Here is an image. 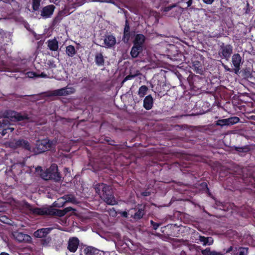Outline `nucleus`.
Listing matches in <instances>:
<instances>
[{
    "instance_id": "aec40b11",
    "label": "nucleus",
    "mask_w": 255,
    "mask_h": 255,
    "mask_svg": "<svg viewBox=\"0 0 255 255\" xmlns=\"http://www.w3.org/2000/svg\"><path fill=\"white\" fill-rule=\"evenodd\" d=\"M145 41V37L142 34H137L135 36L134 39L133 41L134 45L142 46L143 48V44Z\"/></svg>"
},
{
    "instance_id": "4d7b16f0",
    "label": "nucleus",
    "mask_w": 255,
    "mask_h": 255,
    "mask_svg": "<svg viewBox=\"0 0 255 255\" xmlns=\"http://www.w3.org/2000/svg\"><path fill=\"white\" fill-rule=\"evenodd\" d=\"M233 250V247L232 246H231L229 247L226 251V253H230L231 252H232Z\"/></svg>"
},
{
    "instance_id": "c85d7f7f",
    "label": "nucleus",
    "mask_w": 255,
    "mask_h": 255,
    "mask_svg": "<svg viewBox=\"0 0 255 255\" xmlns=\"http://www.w3.org/2000/svg\"><path fill=\"white\" fill-rule=\"evenodd\" d=\"M148 89L145 85L140 86L138 91V95L140 98H143L146 94Z\"/></svg>"
},
{
    "instance_id": "c03bdc74",
    "label": "nucleus",
    "mask_w": 255,
    "mask_h": 255,
    "mask_svg": "<svg viewBox=\"0 0 255 255\" xmlns=\"http://www.w3.org/2000/svg\"><path fill=\"white\" fill-rule=\"evenodd\" d=\"M124 31H130V26L128 20L126 19L125 21V25L124 29Z\"/></svg>"
},
{
    "instance_id": "f257e3e1",
    "label": "nucleus",
    "mask_w": 255,
    "mask_h": 255,
    "mask_svg": "<svg viewBox=\"0 0 255 255\" xmlns=\"http://www.w3.org/2000/svg\"><path fill=\"white\" fill-rule=\"evenodd\" d=\"M105 188V194H102L101 199L107 204L114 205L117 204L114 196L113 191L110 185L103 183H97L95 185L94 189L96 192H99L100 189Z\"/></svg>"
},
{
    "instance_id": "e433bc0d",
    "label": "nucleus",
    "mask_w": 255,
    "mask_h": 255,
    "mask_svg": "<svg viewBox=\"0 0 255 255\" xmlns=\"http://www.w3.org/2000/svg\"><path fill=\"white\" fill-rule=\"evenodd\" d=\"M216 125L221 127L228 126V120L227 119L219 120L216 122Z\"/></svg>"
},
{
    "instance_id": "cd10ccee",
    "label": "nucleus",
    "mask_w": 255,
    "mask_h": 255,
    "mask_svg": "<svg viewBox=\"0 0 255 255\" xmlns=\"http://www.w3.org/2000/svg\"><path fill=\"white\" fill-rule=\"evenodd\" d=\"M7 122L8 123V121L6 120H3L2 123H1V122H0V128H3L2 131V134L3 135L7 133L8 132V130H9L10 132H12L13 130H14V128H4V126H2V125H6Z\"/></svg>"
},
{
    "instance_id": "13d9d810",
    "label": "nucleus",
    "mask_w": 255,
    "mask_h": 255,
    "mask_svg": "<svg viewBox=\"0 0 255 255\" xmlns=\"http://www.w3.org/2000/svg\"><path fill=\"white\" fill-rule=\"evenodd\" d=\"M193 3V0H188L187 2V7H190Z\"/></svg>"
},
{
    "instance_id": "8fccbe9b",
    "label": "nucleus",
    "mask_w": 255,
    "mask_h": 255,
    "mask_svg": "<svg viewBox=\"0 0 255 255\" xmlns=\"http://www.w3.org/2000/svg\"><path fill=\"white\" fill-rule=\"evenodd\" d=\"M203 1L207 4H211L215 0H202Z\"/></svg>"
},
{
    "instance_id": "2eb2a0df",
    "label": "nucleus",
    "mask_w": 255,
    "mask_h": 255,
    "mask_svg": "<svg viewBox=\"0 0 255 255\" xmlns=\"http://www.w3.org/2000/svg\"><path fill=\"white\" fill-rule=\"evenodd\" d=\"M105 47L111 48L114 46L116 43V39L112 34H107L104 39Z\"/></svg>"
},
{
    "instance_id": "37998d69",
    "label": "nucleus",
    "mask_w": 255,
    "mask_h": 255,
    "mask_svg": "<svg viewBox=\"0 0 255 255\" xmlns=\"http://www.w3.org/2000/svg\"><path fill=\"white\" fill-rule=\"evenodd\" d=\"M47 64L51 68L56 67V65L55 64V62L53 60H48Z\"/></svg>"
},
{
    "instance_id": "603ef678",
    "label": "nucleus",
    "mask_w": 255,
    "mask_h": 255,
    "mask_svg": "<svg viewBox=\"0 0 255 255\" xmlns=\"http://www.w3.org/2000/svg\"><path fill=\"white\" fill-rule=\"evenodd\" d=\"M121 215L122 217L127 218H128V213L126 211H123L121 213Z\"/></svg>"
},
{
    "instance_id": "0e129e2a",
    "label": "nucleus",
    "mask_w": 255,
    "mask_h": 255,
    "mask_svg": "<svg viewBox=\"0 0 255 255\" xmlns=\"http://www.w3.org/2000/svg\"><path fill=\"white\" fill-rule=\"evenodd\" d=\"M64 171V172H65L66 171L70 173L69 169L68 168H65Z\"/></svg>"
},
{
    "instance_id": "dca6fc26",
    "label": "nucleus",
    "mask_w": 255,
    "mask_h": 255,
    "mask_svg": "<svg viewBox=\"0 0 255 255\" xmlns=\"http://www.w3.org/2000/svg\"><path fill=\"white\" fill-rule=\"evenodd\" d=\"M15 146L16 148H21L28 151L31 150L30 143L27 140L23 139H19L15 141Z\"/></svg>"
},
{
    "instance_id": "72a5a7b5",
    "label": "nucleus",
    "mask_w": 255,
    "mask_h": 255,
    "mask_svg": "<svg viewBox=\"0 0 255 255\" xmlns=\"http://www.w3.org/2000/svg\"><path fill=\"white\" fill-rule=\"evenodd\" d=\"M62 12L60 11L58 15L54 17L52 21V24L55 26L58 24L62 19Z\"/></svg>"
},
{
    "instance_id": "a211bd4d",
    "label": "nucleus",
    "mask_w": 255,
    "mask_h": 255,
    "mask_svg": "<svg viewBox=\"0 0 255 255\" xmlns=\"http://www.w3.org/2000/svg\"><path fill=\"white\" fill-rule=\"evenodd\" d=\"M50 231V228H41L35 231L33 233V236L35 238H43L46 237Z\"/></svg>"
},
{
    "instance_id": "052dcab7",
    "label": "nucleus",
    "mask_w": 255,
    "mask_h": 255,
    "mask_svg": "<svg viewBox=\"0 0 255 255\" xmlns=\"http://www.w3.org/2000/svg\"><path fill=\"white\" fill-rule=\"evenodd\" d=\"M152 235H154L155 236H157V237H159V238H161V237L162 236V235H161V234H159V233H152Z\"/></svg>"
},
{
    "instance_id": "9b49d317",
    "label": "nucleus",
    "mask_w": 255,
    "mask_h": 255,
    "mask_svg": "<svg viewBox=\"0 0 255 255\" xmlns=\"http://www.w3.org/2000/svg\"><path fill=\"white\" fill-rule=\"evenodd\" d=\"M80 241L77 237H70L68 241L67 249L71 253H75L79 245Z\"/></svg>"
},
{
    "instance_id": "5701e85b",
    "label": "nucleus",
    "mask_w": 255,
    "mask_h": 255,
    "mask_svg": "<svg viewBox=\"0 0 255 255\" xmlns=\"http://www.w3.org/2000/svg\"><path fill=\"white\" fill-rule=\"evenodd\" d=\"M234 149L238 152L240 155H243V154H246L251 150V147L249 145H245L242 147L234 146Z\"/></svg>"
},
{
    "instance_id": "f8f14e48",
    "label": "nucleus",
    "mask_w": 255,
    "mask_h": 255,
    "mask_svg": "<svg viewBox=\"0 0 255 255\" xmlns=\"http://www.w3.org/2000/svg\"><path fill=\"white\" fill-rule=\"evenodd\" d=\"M55 6L53 4H49L43 7L41 10V16L44 18L50 17L53 14Z\"/></svg>"
},
{
    "instance_id": "bb28decb",
    "label": "nucleus",
    "mask_w": 255,
    "mask_h": 255,
    "mask_svg": "<svg viewBox=\"0 0 255 255\" xmlns=\"http://www.w3.org/2000/svg\"><path fill=\"white\" fill-rule=\"evenodd\" d=\"M65 214V212L64 211V209L63 210H59V209H56L54 208H52L51 207V216H56L58 217H63L64 216Z\"/></svg>"
},
{
    "instance_id": "79ce46f5",
    "label": "nucleus",
    "mask_w": 255,
    "mask_h": 255,
    "mask_svg": "<svg viewBox=\"0 0 255 255\" xmlns=\"http://www.w3.org/2000/svg\"><path fill=\"white\" fill-rule=\"evenodd\" d=\"M240 249L241 250L240 251L238 255H248V249L241 248Z\"/></svg>"
},
{
    "instance_id": "c756f323",
    "label": "nucleus",
    "mask_w": 255,
    "mask_h": 255,
    "mask_svg": "<svg viewBox=\"0 0 255 255\" xmlns=\"http://www.w3.org/2000/svg\"><path fill=\"white\" fill-rule=\"evenodd\" d=\"M242 76L245 79L252 78L253 77L251 69L248 68H246L243 69Z\"/></svg>"
},
{
    "instance_id": "0eeeda50",
    "label": "nucleus",
    "mask_w": 255,
    "mask_h": 255,
    "mask_svg": "<svg viewBox=\"0 0 255 255\" xmlns=\"http://www.w3.org/2000/svg\"><path fill=\"white\" fill-rule=\"evenodd\" d=\"M233 48L231 44H225L222 42L220 45L219 54L221 57L228 60L233 53Z\"/></svg>"
},
{
    "instance_id": "4be33fe9",
    "label": "nucleus",
    "mask_w": 255,
    "mask_h": 255,
    "mask_svg": "<svg viewBox=\"0 0 255 255\" xmlns=\"http://www.w3.org/2000/svg\"><path fill=\"white\" fill-rule=\"evenodd\" d=\"M47 46L51 51H56L58 49V42L56 39L54 38L47 41Z\"/></svg>"
},
{
    "instance_id": "774afa93",
    "label": "nucleus",
    "mask_w": 255,
    "mask_h": 255,
    "mask_svg": "<svg viewBox=\"0 0 255 255\" xmlns=\"http://www.w3.org/2000/svg\"><path fill=\"white\" fill-rule=\"evenodd\" d=\"M166 228V227H161V231L162 232V233H164V229H165Z\"/></svg>"
},
{
    "instance_id": "69168bd1",
    "label": "nucleus",
    "mask_w": 255,
    "mask_h": 255,
    "mask_svg": "<svg viewBox=\"0 0 255 255\" xmlns=\"http://www.w3.org/2000/svg\"><path fill=\"white\" fill-rule=\"evenodd\" d=\"M0 255H9L8 253L2 252L0 253Z\"/></svg>"
},
{
    "instance_id": "f704fd0d",
    "label": "nucleus",
    "mask_w": 255,
    "mask_h": 255,
    "mask_svg": "<svg viewBox=\"0 0 255 255\" xmlns=\"http://www.w3.org/2000/svg\"><path fill=\"white\" fill-rule=\"evenodd\" d=\"M40 4V0H32V9L33 11L38 10Z\"/></svg>"
},
{
    "instance_id": "6e6552de",
    "label": "nucleus",
    "mask_w": 255,
    "mask_h": 255,
    "mask_svg": "<svg viewBox=\"0 0 255 255\" xmlns=\"http://www.w3.org/2000/svg\"><path fill=\"white\" fill-rule=\"evenodd\" d=\"M76 91L75 89L73 87L66 86L65 87L54 90L52 92V95L57 96H67L70 94H74Z\"/></svg>"
},
{
    "instance_id": "a19ab883",
    "label": "nucleus",
    "mask_w": 255,
    "mask_h": 255,
    "mask_svg": "<svg viewBox=\"0 0 255 255\" xmlns=\"http://www.w3.org/2000/svg\"><path fill=\"white\" fill-rule=\"evenodd\" d=\"M27 74L29 78H38V74L35 72H28Z\"/></svg>"
},
{
    "instance_id": "680f3d73",
    "label": "nucleus",
    "mask_w": 255,
    "mask_h": 255,
    "mask_svg": "<svg viewBox=\"0 0 255 255\" xmlns=\"http://www.w3.org/2000/svg\"><path fill=\"white\" fill-rule=\"evenodd\" d=\"M224 68L225 69L226 71H229V72L231 71V69L229 68L227 66L224 65Z\"/></svg>"
},
{
    "instance_id": "6e6d98bb",
    "label": "nucleus",
    "mask_w": 255,
    "mask_h": 255,
    "mask_svg": "<svg viewBox=\"0 0 255 255\" xmlns=\"http://www.w3.org/2000/svg\"><path fill=\"white\" fill-rule=\"evenodd\" d=\"M185 167L186 168H187V169H184V170H183V169H181V170L183 173H185V172H186V171H187V172H189V171H190V170L189 169L187 165H186Z\"/></svg>"
},
{
    "instance_id": "423d86ee",
    "label": "nucleus",
    "mask_w": 255,
    "mask_h": 255,
    "mask_svg": "<svg viewBox=\"0 0 255 255\" xmlns=\"http://www.w3.org/2000/svg\"><path fill=\"white\" fill-rule=\"evenodd\" d=\"M4 118L11 121L19 122L28 119L27 115H22L20 113L12 110H7L3 113Z\"/></svg>"
},
{
    "instance_id": "9d476101",
    "label": "nucleus",
    "mask_w": 255,
    "mask_h": 255,
    "mask_svg": "<svg viewBox=\"0 0 255 255\" xmlns=\"http://www.w3.org/2000/svg\"><path fill=\"white\" fill-rule=\"evenodd\" d=\"M29 210L33 214L40 216H51V207L32 208Z\"/></svg>"
},
{
    "instance_id": "6ab92c4d",
    "label": "nucleus",
    "mask_w": 255,
    "mask_h": 255,
    "mask_svg": "<svg viewBox=\"0 0 255 255\" xmlns=\"http://www.w3.org/2000/svg\"><path fill=\"white\" fill-rule=\"evenodd\" d=\"M153 105V99L151 95L146 96L143 100V106L146 110L151 109Z\"/></svg>"
},
{
    "instance_id": "4c0bfd02",
    "label": "nucleus",
    "mask_w": 255,
    "mask_h": 255,
    "mask_svg": "<svg viewBox=\"0 0 255 255\" xmlns=\"http://www.w3.org/2000/svg\"><path fill=\"white\" fill-rule=\"evenodd\" d=\"M139 75H140V73L138 71H137L136 73L134 74H132L131 73H130V74L129 75H128L125 78L124 81H126L127 80L132 79L133 78H135V77H136Z\"/></svg>"
},
{
    "instance_id": "ddd939ff",
    "label": "nucleus",
    "mask_w": 255,
    "mask_h": 255,
    "mask_svg": "<svg viewBox=\"0 0 255 255\" xmlns=\"http://www.w3.org/2000/svg\"><path fill=\"white\" fill-rule=\"evenodd\" d=\"M12 235L14 239L19 243L30 242L31 240V238L29 235L21 232H14Z\"/></svg>"
},
{
    "instance_id": "58836bf2",
    "label": "nucleus",
    "mask_w": 255,
    "mask_h": 255,
    "mask_svg": "<svg viewBox=\"0 0 255 255\" xmlns=\"http://www.w3.org/2000/svg\"><path fill=\"white\" fill-rule=\"evenodd\" d=\"M80 82L85 85V88H87L90 85L91 80L87 77H84L81 79Z\"/></svg>"
},
{
    "instance_id": "5fc2aeb1",
    "label": "nucleus",
    "mask_w": 255,
    "mask_h": 255,
    "mask_svg": "<svg viewBox=\"0 0 255 255\" xmlns=\"http://www.w3.org/2000/svg\"><path fill=\"white\" fill-rule=\"evenodd\" d=\"M175 5H171V6H167V7H165V9H164V11H169V10H170L172 7H174Z\"/></svg>"
},
{
    "instance_id": "20e7f679",
    "label": "nucleus",
    "mask_w": 255,
    "mask_h": 255,
    "mask_svg": "<svg viewBox=\"0 0 255 255\" xmlns=\"http://www.w3.org/2000/svg\"><path fill=\"white\" fill-rule=\"evenodd\" d=\"M52 141L47 138L38 140L36 141L34 152L36 154L43 153L51 148Z\"/></svg>"
},
{
    "instance_id": "a878e982",
    "label": "nucleus",
    "mask_w": 255,
    "mask_h": 255,
    "mask_svg": "<svg viewBox=\"0 0 255 255\" xmlns=\"http://www.w3.org/2000/svg\"><path fill=\"white\" fill-rule=\"evenodd\" d=\"M65 52L66 54L69 57H73L76 53V50L75 47L72 45L66 46Z\"/></svg>"
},
{
    "instance_id": "393cba45",
    "label": "nucleus",
    "mask_w": 255,
    "mask_h": 255,
    "mask_svg": "<svg viewBox=\"0 0 255 255\" xmlns=\"http://www.w3.org/2000/svg\"><path fill=\"white\" fill-rule=\"evenodd\" d=\"M99 250L92 247L88 246L84 250V253L85 255H95L98 254Z\"/></svg>"
},
{
    "instance_id": "7c9ffc66",
    "label": "nucleus",
    "mask_w": 255,
    "mask_h": 255,
    "mask_svg": "<svg viewBox=\"0 0 255 255\" xmlns=\"http://www.w3.org/2000/svg\"><path fill=\"white\" fill-rule=\"evenodd\" d=\"M131 36V32L130 31H124L122 40L126 43H128Z\"/></svg>"
},
{
    "instance_id": "473e14b6",
    "label": "nucleus",
    "mask_w": 255,
    "mask_h": 255,
    "mask_svg": "<svg viewBox=\"0 0 255 255\" xmlns=\"http://www.w3.org/2000/svg\"><path fill=\"white\" fill-rule=\"evenodd\" d=\"M228 126L233 125L239 122L240 119L237 117H232L227 119Z\"/></svg>"
},
{
    "instance_id": "de8ad7c7",
    "label": "nucleus",
    "mask_w": 255,
    "mask_h": 255,
    "mask_svg": "<svg viewBox=\"0 0 255 255\" xmlns=\"http://www.w3.org/2000/svg\"><path fill=\"white\" fill-rule=\"evenodd\" d=\"M64 211L65 212V214H67V213L71 211H73V210H75L74 209H73L72 207H66L64 209Z\"/></svg>"
},
{
    "instance_id": "b1692460",
    "label": "nucleus",
    "mask_w": 255,
    "mask_h": 255,
    "mask_svg": "<svg viewBox=\"0 0 255 255\" xmlns=\"http://www.w3.org/2000/svg\"><path fill=\"white\" fill-rule=\"evenodd\" d=\"M232 63L235 67H239L241 66L242 57L239 53L234 54L232 58Z\"/></svg>"
},
{
    "instance_id": "412c9836",
    "label": "nucleus",
    "mask_w": 255,
    "mask_h": 255,
    "mask_svg": "<svg viewBox=\"0 0 255 255\" xmlns=\"http://www.w3.org/2000/svg\"><path fill=\"white\" fill-rule=\"evenodd\" d=\"M143 50V48L142 46H137L133 44L130 50V55L132 58H136L140 53H142Z\"/></svg>"
},
{
    "instance_id": "ea45409f",
    "label": "nucleus",
    "mask_w": 255,
    "mask_h": 255,
    "mask_svg": "<svg viewBox=\"0 0 255 255\" xmlns=\"http://www.w3.org/2000/svg\"><path fill=\"white\" fill-rule=\"evenodd\" d=\"M150 222L153 229L154 230H156L161 225V223L154 222L153 220H150Z\"/></svg>"
},
{
    "instance_id": "3c124183",
    "label": "nucleus",
    "mask_w": 255,
    "mask_h": 255,
    "mask_svg": "<svg viewBox=\"0 0 255 255\" xmlns=\"http://www.w3.org/2000/svg\"><path fill=\"white\" fill-rule=\"evenodd\" d=\"M105 188L103 189V190L100 189L99 192H96V193L98 194L99 195L100 197L101 198L102 194H105Z\"/></svg>"
},
{
    "instance_id": "e2e57ef3",
    "label": "nucleus",
    "mask_w": 255,
    "mask_h": 255,
    "mask_svg": "<svg viewBox=\"0 0 255 255\" xmlns=\"http://www.w3.org/2000/svg\"><path fill=\"white\" fill-rule=\"evenodd\" d=\"M248 118L255 121V115L251 116L249 117Z\"/></svg>"
},
{
    "instance_id": "39448f33",
    "label": "nucleus",
    "mask_w": 255,
    "mask_h": 255,
    "mask_svg": "<svg viewBox=\"0 0 255 255\" xmlns=\"http://www.w3.org/2000/svg\"><path fill=\"white\" fill-rule=\"evenodd\" d=\"M188 81L191 89L196 91L202 88L204 78L200 76L192 75L189 76Z\"/></svg>"
},
{
    "instance_id": "1a4fd4ad",
    "label": "nucleus",
    "mask_w": 255,
    "mask_h": 255,
    "mask_svg": "<svg viewBox=\"0 0 255 255\" xmlns=\"http://www.w3.org/2000/svg\"><path fill=\"white\" fill-rule=\"evenodd\" d=\"M132 210H134L135 213L133 215L131 214V217L135 220L141 219L145 214V207L141 204H138L134 208L131 209L129 211L132 213Z\"/></svg>"
},
{
    "instance_id": "7ed1b4c3",
    "label": "nucleus",
    "mask_w": 255,
    "mask_h": 255,
    "mask_svg": "<svg viewBox=\"0 0 255 255\" xmlns=\"http://www.w3.org/2000/svg\"><path fill=\"white\" fill-rule=\"evenodd\" d=\"M151 87L152 88V91L159 95L160 94L164 95V93L167 91L166 89L167 85L162 77H154L152 79Z\"/></svg>"
},
{
    "instance_id": "bf43d9fd",
    "label": "nucleus",
    "mask_w": 255,
    "mask_h": 255,
    "mask_svg": "<svg viewBox=\"0 0 255 255\" xmlns=\"http://www.w3.org/2000/svg\"><path fill=\"white\" fill-rule=\"evenodd\" d=\"M240 69V66H239V67H235V69H234L235 73L236 74H238V73L239 72Z\"/></svg>"
},
{
    "instance_id": "f03ea898",
    "label": "nucleus",
    "mask_w": 255,
    "mask_h": 255,
    "mask_svg": "<svg viewBox=\"0 0 255 255\" xmlns=\"http://www.w3.org/2000/svg\"><path fill=\"white\" fill-rule=\"evenodd\" d=\"M41 177L45 180H51L55 182H59L61 180V176L58 172V166L56 164H52L49 168L41 174Z\"/></svg>"
},
{
    "instance_id": "49530a36",
    "label": "nucleus",
    "mask_w": 255,
    "mask_h": 255,
    "mask_svg": "<svg viewBox=\"0 0 255 255\" xmlns=\"http://www.w3.org/2000/svg\"><path fill=\"white\" fill-rule=\"evenodd\" d=\"M151 195V192L149 191H143L141 193V195L144 197H147Z\"/></svg>"
},
{
    "instance_id": "c9c22d12",
    "label": "nucleus",
    "mask_w": 255,
    "mask_h": 255,
    "mask_svg": "<svg viewBox=\"0 0 255 255\" xmlns=\"http://www.w3.org/2000/svg\"><path fill=\"white\" fill-rule=\"evenodd\" d=\"M51 240V239L50 237H44V238H42V239L40 240V244L43 246H47L48 245V244L50 242Z\"/></svg>"
},
{
    "instance_id": "09e8293b",
    "label": "nucleus",
    "mask_w": 255,
    "mask_h": 255,
    "mask_svg": "<svg viewBox=\"0 0 255 255\" xmlns=\"http://www.w3.org/2000/svg\"><path fill=\"white\" fill-rule=\"evenodd\" d=\"M93 0L95 1L102 2H109V3L113 2V0Z\"/></svg>"
},
{
    "instance_id": "4468645a",
    "label": "nucleus",
    "mask_w": 255,
    "mask_h": 255,
    "mask_svg": "<svg viewBox=\"0 0 255 255\" xmlns=\"http://www.w3.org/2000/svg\"><path fill=\"white\" fill-rule=\"evenodd\" d=\"M191 68L197 74L202 75L203 73V65L201 61L196 58L192 59V66Z\"/></svg>"
},
{
    "instance_id": "f3484780",
    "label": "nucleus",
    "mask_w": 255,
    "mask_h": 255,
    "mask_svg": "<svg viewBox=\"0 0 255 255\" xmlns=\"http://www.w3.org/2000/svg\"><path fill=\"white\" fill-rule=\"evenodd\" d=\"M95 62L96 64L99 66H104L105 65V58L103 55V52L102 51H97L95 53Z\"/></svg>"
},
{
    "instance_id": "a18cd8bd",
    "label": "nucleus",
    "mask_w": 255,
    "mask_h": 255,
    "mask_svg": "<svg viewBox=\"0 0 255 255\" xmlns=\"http://www.w3.org/2000/svg\"><path fill=\"white\" fill-rule=\"evenodd\" d=\"M106 141L108 142V143L109 145H114V146L116 145V144H115V141L114 140L111 139L109 137H107V138L106 139Z\"/></svg>"
},
{
    "instance_id": "338daca9",
    "label": "nucleus",
    "mask_w": 255,
    "mask_h": 255,
    "mask_svg": "<svg viewBox=\"0 0 255 255\" xmlns=\"http://www.w3.org/2000/svg\"><path fill=\"white\" fill-rule=\"evenodd\" d=\"M181 255H186V252L185 251H182L181 252Z\"/></svg>"
},
{
    "instance_id": "864d4df0",
    "label": "nucleus",
    "mask_w": 255,
    "mask_h": 255,
    "mask_svg": "<svg viewBox=\"0 0 255 255\" xmlns=\"http://www.w3.org/2000/svg\"><path fill=\"white\" fill-rule=\"evenodd\" d=\"M38 78H48L47 75L43 72L41 73V74H38Z\"/></svg>"
},
{
    "instance_id": "2f4dec72",
    "label": "nucleus",
    "mask_w": 255,
    "mask_h": 255,
    "mask_svg": "<svg viewBox=\"0 0 255 255\" xmlns=\"http://www.w3.org/2000/svg\"><path fill=\"white\" fill-rule=\"evenodd\" d=\"M200 189L204 191V192L211 194L210 193L209 189L208 187L207 183L206 182H203L199 184Z\"/></svg>"
}]
</instances>
